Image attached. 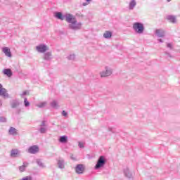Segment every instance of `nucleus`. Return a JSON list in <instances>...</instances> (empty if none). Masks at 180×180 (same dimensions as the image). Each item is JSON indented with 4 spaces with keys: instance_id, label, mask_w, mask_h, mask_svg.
I'll list each match as a JSON object with an SVG mask.
<instances>
[{
    "instance_id": "49530a36",
    "label": "nucleus",
    "mask_w": 180,
    "mask_h": 180,
    "mask_svg": "<svg viewBox=\"0 0 180 180\" xmlns=\"http://www.w3.org/2000/svg\"><path fill=\"white\" fill-rule=\"evenodd\" d=\"M167 2H171V0H167Z\"/></svg>"
},
{
    "instance_id": "dca6fc26",
    "label": "nucleus",
    "mask_w": 180,
    "mask_h": 180,
    "mask_svg": "<svg viewBox=\"0 0 180 180\" xmlns=\"http://www.w3.org/2000/svg\"><path fill=\"white\" fill-rule=\"evenodd\" d=\"M58 141L62 144H67L68 143V136L66 135L60 136H59Z\"/></svg>"
},
{
    "instance_id": "58836bf2",
    "label": "nucleus",
    "mask_w": 180,
    "mask_h": 180,
    "mask_svg": "<svg viewBox=\"0 0 180 180\" xmlns=\"http://www.w3.org/2000/svg\"><path fill=\"white\" fill-rule=\"evenodd\" d=\"M26 95H27V91H24L20 94V96H22V98H23V96H26Z\"/></svg>"
},
{
    "instance_id": "39448f33",
    "label": "nucleus",
    "mask_w": 180,
    "mask_h": 180,
    "mask_svg": "<svg viewBox=\"0 0 180 180\" xmlns=\"http://www.w3.org/2000/svg\"><path fill=\"white\" fill-rule=\"evenodd\" d=\"M40 148L37 145H34L28 148L27 153H29V154H37Z\"/></svg>"
},
{
    "instance_id": "9b49d317",
    "label": "nucleus",
    "mask_w": 180,
    "mask_h": 180,
    "mask_svg": "<svg viewBox=\"0 0 180 180\" xmlns=\"http://www.w3.org/2000/svg\"><path fill=\"white\" fill-rule=\"evenodd\" d=\"M43 60H45V61H51V60H53V53L51 51L44 53Z\"/></svg>"
},
{
    "instance_id": "2eb2a0df",
    "label": "nucleus",
    "mask_w": 180,
    "mask_h": 180,
    "mask_svg": "<svg viewBox=\"0 0 180 180\" xmlns=\"http://www.w3.org/2000/svg\"><path fill=\"white\" fill-rule=\"evenodd\" d=\"M2 51L6 57H9V58L12 57V53L11 52V49L6 46L2 48Z\"/></svg>"
},
{
    "instance_id": "a19ab883",
    "label": "nucleus",
    "mask_w": 180,
    "mask_h": 180,
    "mask_svg": "<svg viewBox=\"0 0 180 180\" xmlns=\"http://www.w3.org/2000/svg\"><path fill=\"white\" fill-rule=\"evenodd\" d=\"M108 131H111V133H115V129H113V128H112V127H109Z\"/></svg>"
},
{
    "instance_id": "4c0bfd02",
    "label": "nucleus",
    "mask_w": 180,
    "mask_h": 180,
    "mask_svg": "<svg viewBox=\"0 0 180 180\" xmlns=\"http://www.w3.org/2000/svg\"><path fill=\"white\" fill-rule=\"evenodd\" d=\"M165 56H167V57H169V58H172V55H171V53H169V52L165 51Z\"/></svg>"
},
{
    "instance_id": "b1692460",
    "label": "nucleus",
    "mask_w": 180,
    "mask_h": 180,
    "mask_svg": "<svg viewBox=\"0 0 180 180\" xmlns=\"http://www.w3.org/2000/svg\"><path fill=\"white\" fill-rule=\"evenodd\" d=\"M112 34V32L105 31L103 34V37H104V39H111Z\"/></svg>"
},
{
    "instance_id": "6ab92c4d",
    "label": "nucleus",
    "mask_w": 180,
    "mask_h": 180,
    "mask_svg": "<svg viewBox=\"0 0 180 180\" xmlns=\"http://www.w3.org/2000/svg\"><path fill=\"white\" fill-rule=\"evenodd\" d=\"M11 106L12 108V109H15L16 108H18V106H19V105H20V103L19 102V100H13L11 103Z\"/></svg>"
},
{
    "instance_id": "5701e85b",
    "label": "nucleus",
    "mask_w": 180,
    "mask_h": 180,
    "mask_svg": "<svg viewBox=\"0 0 180 180\" xmlns=\"http://www.w3.org/2000/svg\"><path fill=\"white\" fill-rule=\"evenodd\" d=\"M8 134L11 136H15V134H18V130L16 129V128L11 127L8 129Z\"/></svg>"
},
{
    "instance_id": "2f4dec72",
    "label": "nucleus",
    "mask_w": 180,
    "mask_h": 180,
    "mask_svg": "<svg viewBox=\"0 0 180 180\" xmlns=\"http://www.w3.org/2000/svg\"><path fill=\"white\" fill-rule=\"evenodd\" d=\"M57 105H58V103H57V101H53L51 103V106L52 108H57Z\"/></svg>"
},
{
    "instance_id": "f257e3e1",
    "label": "nucleus",
    "mask_w": 180,
    "mask_h": 180,
    "mask_svg": "<svg viewBox=\"0 0 180 180\" xmlns=\"http://www.w3.org/2000/svg\"><path fill=\"white\" fill-rule=\"evenodd\" d=\"M55 16L60 20H65V22L68 23V28L70 29V30L77 31L82 29V22H78V20H77V17L71 13L63 15V13L57 12L56 13Z\"/></svg>"
},
{
    "instance_id": "f704fd0d",
    "label": "nucleus",
    "mask_w": 180,
    "mask_h": 180,
    "mask_svg": "<svg viewBox=\"0 0 180 180\" xmlns=\"http://www.w3.org/2000/svg\"><path fill=\"white\" fill-rule=\"evenodd\" d=\"M39 127H47V125H46V120L41 121V123L39 125Z\"/></svg>"
},
{
    "instance_id": "72a5a7b5",
    "label": "nucleus",
    "mask_w": 180,
    "mask_h": 180,
    "mask_svg": "<svg viewBox=\"0 0 180 180\" xmlns=\"http://www.w3.org/2000/svg\"><path fill=\"white\" fill-rule=\"evenodd\" d=\"M167 49H169V50H172L174 49V46L171 43H167Z\"/></svg>"
},
{
    "instance_id": "ea45409f",
    "label": "nucleus",
    "mask_w": 180,
    "mask_h": 180,
    "mask_svg": "<svg viewBox=\"0 0 180 180\" xmlns=\"http://www.w3.org/2000/svg\"><path fill=\"white\" fill-rule=\"evenodd\" d=\"M20 112H22V110L20 108H18L15 111L16 115H20Z\"/></svg>"
},
{
    "instance_id": "a878e982",
    "label": "nucleus",
    "mask_w": 180,
    "mask_h": 180,
    "mask_svg": "<svg viewBox=\"0 0 180 180\" xmlns=\"http://www.w3.org/2000/svg\"><path fill=\"white\" fill-rule=\"evenodd\" d=\"M46 105H47V102L43 101V102L39 103L37 106L38 108H39L40 109H41L43 108H45V106H46Z\"/></svg>"
},
{
    "instance_id": "bb28decb",
    "label": "nucleus",
    "mask_w": 180,
    "mask_h": 180,
    "mask_svg": "<svg viewBox=\"0 0 180 180\" xmlns=\"http://www.w3.org/2000/svg\"><path fill=\"white\" fill-rule=\"evenodd\" d=\"M37 164L41 168H44L46 166H44V164L41 162L40 159L37 160Z\"/></svg>"
},
{
    "instance_id": "7c9ffc66",
    "label": "nucleus",
    "mask_w": 180,
    "mask_h": 180,
    "mask_svg": "<svg viewBox=\"0 0 180 180\" xmlns=\"http://www.w3.org/2000/svg\"><path fill=\"white\" fill-rule=\"evenodd\" d=\"M86 2L82 3V6H87V5H89L91 2H92V0H84Z\"/></svg>"
},
{
    "instance_id": "c03bdc74",
    "label": "nucleus",
    "mask_w": 180,
    "mask_h": 180,
    "mask_svg": "<svg viewBox=\"0 0 180 180\" xmlns=\"http://www.w3.org/2000/svg\"><path fill=\"white\" fill-rule=\"evenodd\" d=\"M87 157H88L89 160H91V158H92V157H91V155L89 154L87 155Z\"/></svg>"
},
{
    "instance_id": "aec40b11",
    "label": "nucleus",
    "mask_w": 180,
    "mask_h": 180,
    "mask_svg": "<svg viewBox=\"0 0 180 180\" xmlns=\"http://www.w3.org/2000/svg\"><path fill=\"white\" fill-rule=\"evenodd\" d=\"M67 60L69 61H76L77 60V55L75 53H70L66 57Z\"/></svg>"
},
{
    "instance_id": "e433bc0d",
    "label": "nucleus",
    "mask_w": 180,
    "mask_h": 180,
    "mask_svg": "<svg viewBox=\"0 0 180 180\" xmlns=\"http://www.w3.org/2000/svg\"><path fill=\"white\" fill-rule=\"evenodd\" d=\"M62 116H64L65 117H67L68 116V112L65 110L62 111Z\"/></svg>"
},
{
    "instance_id": "4be33fe9",
    "label": "nucleus",
    "mask_w": 180,
    "mask_h": 180,
    "mask_svg": "<svg viewBox=\"0 0 180 180\" xmlns=\"http://www.w3.org/2000/svg\"><path fill=\"white\" fill-rule=\"evenodd\" d=\"M166 19L169 20L170 23H176V17L175 15H167Z\"/></svg>"
},
{
    "instance_id": "393cba45",
    "label": "nucleus",
    "mask_w": 180,
    "mask_h": 180,
    "mask_svg": "<svg viewBox=\"0 0 180 180\" xmlns=\"http://www.w3.org/2000/svg\"><path fill=\"white\" fill-rule=\"evenodd\" d=\"M47 127H39L38 131H39L41 134H46V133H47Z\"/></svg>"
},
{
    "instance_id": "7ed1b4c3",
    "label": "nucleus",
    "mask_w": 180,
    "mask_h": 180,
    "mask_svg": "<svg viewBox=\"0 0 180 180\" xmlns=\"http://www.w3.org/2000/svg\"><path fill=\"white\" fill-rule=\"evenodd\" d=\"M132 29L135 33H137V34H143L145 30L144 24L139 22H134L132 25Z\"/></svg>"
},
{
    "instance_id": "37998d69",
    "label": "nucleus",
    "mask_w": 180,
    "mask_h": 180,
    "mask_svg": "<svg viewBox=\"0 0 180 180\" xmlns=\"http://www.w3.org/2000/svg\"><path fill=\"white\" fill-rule=\"evenodd\" d=\"M76 16H82H82H84V15H82V14H79V13H77V14H76Z\"/></svg>"
},
{
    "instance_id": "0eeeda50",
    "label": "nucleus",
    "mask_w": 180,
    "mask_h": 180,
    "mask_svg": "<svg viewBox=\"0 0 180 180\" xmlns=\"http://www.w3.org/2000/svg\"><path fill=\"white\" fill-rule=\"evenodd\" d=\"M0 96L2 98H9V94H8V90L4 88L2 84L0 83Z\"/></svg>"
},
{
    "instance_id": "423d86ee",
    "label": "nucleus",
    "mask_w": 180,
    "mask_h": 180,
    "mask_svg": "<svg viewBox=\"0 0 180 180\" xmlns=\"http://www.w3.org/2000/svg\"><path fill=\"white\" fill-rule=\"evenodd\" d=\"M0 96L2 98H9V94H8V90L4 88L2 84L0 83Z\"/></svg>"
},
{
    "instance_id": "a211bd4d",
    "label": "nucleus",
    "mask_w": 180,
    "mask_h": 180,
    "mask_svg": "<svg viewBox=\"0 0 180 180\" xmlns=\"http://www.w3.org/2000/svg\"><path fill=\"white\" fill-rule=\"evenodd\" d=\"M3 74L4 75H6V77H8V78H11L12 75H13V72H12V70L11 69L6 68L3 70Z\"/></svg>"
},
{
    "instance_id": "f03ea898",
    "label": "nucleus",
    "mask_w": 180,
    "mask_h": 180,
    "mask_svg": "<svg viewBox=\"0 0 180 180\" xmlns=\"http://www.w3.org/2000/svg\"><path fill=\"white\" fill-rule=\"evenodd\" d=\"M106 158L103 155H100L99 158L97 160V162L96 163V165L94 166V169L96 171H98L99 169H102L105 165H106L107 162Z\"/></svg>"
},
{
    "instance_id": "c756f323",
    "label": "nucleus",
    "mask_w": 180,
    "mask_h": 180,
    "mask_svg": "<svg viewBox=\"0 0 180 180\" xmlns=\"http://www.w3.org/2000/svg\"><path fill=\"white\" fill-rule=\"evenodd\" d=\"M7 120L6 117L4 116L0 117V123H6Z\"/></svg>"
},
{
    "instance_id": "c9c22d12",
    "label": "nucleus",
    "mask_w": 180,
    "mask_h": 180,
    "mask_svg": "<svg viewBox=\"0 0 180 180\" xmlns=\"http://www.w3.org/2000/svg\"><path fill=\"white\" fill-rule=\"evenodd\" d=\"M78 146H79V148H84V147H85V145L84 144V143H82L81 141L78 142Z\"/></svg>"
},
{
    "instance_id": "473e14b6",
    "label": "nucleus",
    "mask_w": 180,
    "mask_h": 180,
    "mask_svg": "<svg viewBox=\"0 0 180 180\" xmlns=\"http://www.w3.org/2000/svg\"><path fill=\"white\" fill-rule=\"evenodd\" d=\"M20 180H33V177H32V176H27L23 177Z\"/></svg>"
},
{
    "instance_id": "6e6552de",
    "label": "nucleus",
    "mask_w": 180,
    "mask_h": 180,
    "mask_svg": "<svg viewBox=\"0 0 180 180\" xmlns=\"http://www.w3.org/2000/svg\"><path fill=\"white\" fill-rule=\"evenodd\" d=\"M84 171H85V166L83 164H78L75 167V172L76 174H84Z\"/></svg>"
},
{
    "instance_id": "20e7f679",
    "label": "nucleus",
    "mask_w": 180,
    "mask_h": 180,
    "mask_svg": "<svg viewBox=\"0 0 180 180\" xmlns=\"http://www.w3.org/2000/svg\"><path fill=\"white\" fill-rule=\"evenodd\" d=\"M36 50L38 53H43L49 51V47L44 44H41L36 46Z\"/></svg>"
},
{
    "instance_id": "412c9836",
    "label": "nucleus",
    "mask_w": 180,
    "mask_h": 180,
    "mask_svg": "<svg viewBox=\"0 0 180 180\" xmlns=\"http://www.w3.org/2000/svg\"><path fill=\"white\" fill-rule=\"evenodd\" d=\"M27 165H29V163L27 162H24L23 165L18 167L20 172H25L26 171V168H27Z\"/></svg>"
},
{
    "instance_id": "ddd939ff",
    "label": "nucleus",
    "mask_w": 180,
    "mask_h": 180,
    "mask_svg": "<svg viewBox=\"0 0 180 180\" xmlns=\"http://www.w3.org/2000/svg\"><path fill=\"white\" fill-rule=\"evenodd\" d=\"M20 155V150L18 149H12L11 151V157L16 158Z\"/></svg>"
},
{
    "instance_id": "cd10ccee",
    "label": "nucleus",
    "mask_w": 180,
    "mask_h": 180,
    "mask_svg": "<svg viewBox=\"0 0 180 180\" xmlns=\"http://www.w3.org/2000/svg\"><path fill=\"white\" fill-rule=\"evenodd\" d=\"M24 106L25 108H29L30 106V102L27 101V98H24Z\"/></svg>"
},
{
    "instance_id": "79ce46f5",
    "label": "nucleus",
    "mask_w": 180,
    "mask_h": 180,
    "mask_svg": "<svg viewBox=\"0 0 180 180\" xmlns=\"http://www.w3.org/2000/svg\"><path fill=\"white\" fill-rule=\"evenodd\" d=\"M158 41H159L160 43H164V41H163L162 39H158Z\"/></svg>"
},
{
    "instance_id": "9d476101",
    "label": "nucleus",
    "mask_w": 180,
    "mask_h": 180,
    "mask_svg": "<svg viewBox=\"0 0 180 180\" xmlns=\"http://www.w3.org/2000/svg\"><path fill=\"white\" fill-rule=\"evenodd\" d=\"M112 68L105 69V70L100 72V75L102 78H104L105 77H109L110 75H112Z\"/></svg>"
},
{
    "instance_id": "f8f14e48",
    "label": "nucleus",
    "mask_w": 180,
    "mask_h": 180,
    "mask_svg": "<svg viewBox=\"0 0 180 180\" xmlns=\"http://www.w3.org/2000/svg\"><path fill=\"white\" fill-rule=\"evenodd\" d=\"M124 175L126 176V178H128V179H133V174L128 167L124 169Z\"/></svg>"
},
{
    "instance_id": "4468645a",
    "label": "nucleus",
    "mask_w": 180,
    "mask_h": 180,
    "mask_svg": "<svg viewBox=\"0 0 180 180\" xmlns=\"http://www.w3.org/2000/svg\"><path fill=\"white\" fill-rule=\"evenodd\" d=\"M155 34L158 37H165V30L163 29H158L155 30Z\"/></svg>"
},
{
    "instance_id": "c85d7f7f",
    "label": "nucleus",
    "mask_w": 180,
    "mask_h": 180,
    "mask_svg": "<svg viewBox=\"0 0 180 180\" xmlns=\"http://www.w3.org/2000/svg\"><path fill=\"white\" fill-rule=\"evenodd\" d=\"M18 77H19V78H20V79H25L26 78L27 75L22 72H19Z\"/></svg>"
},
{
    "instance_id": "1a4fd4ad",
    "label": "nucleus",
    "mask_w": 180,
    "mask_h": 180,
    "mask_svg": "<svg viewBox=\"0 0 180 180\" xmlns=\"http://www.w3.org/2000/svg\"><path fill=\"white\" fill-rule=\"evenodd\" d=\"M137 6V0H130L128 4L129 11H134Z\"/></svg>"
},
{
    "instance_id": "f3484780",
    "label": "nucleus",
    "mask_w": 180,
    "mask_h": 180,
    "mask_svg": "<svg viewBox=\"0 0 180 180\" xmlns=\"http://www.w3.org/2000/svg\"><path fill=\"white\" fill-rule=\"evenodd\" d=\"M57 164L60 169H64V168H65V162L63 159H59L57 162Z\"/></svg>"
},
{
    "instance_id": "a18cd8bd",
    "label": "nucleus",
    "mask_w": 180,
    "mask_h": 180,
    "mask_svg": "<svg viewBox=\"0 0 180 180\" xmlns=\"http://www.w3.org/2000/svg\"><path fill=\"white\" fill-rule=\"evenodd\" d=\"M0 106H2V101L0 100Z\"/></svg>"
}]
</instances>
